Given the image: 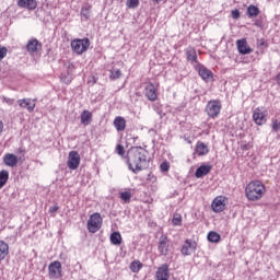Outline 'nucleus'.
Masks as SVG:
<instances>
[{
    "instance_id": "nucleus-13",
    "label": "nucleus",
    "mask_w": 280,
    "mask_h": 280,
    "mask_svg": "<svg viewBox=\"0 0 280 280\" xmlns=\"http://www.w3.org/2000/svg\"><path fill=\"white\" fill-rule=\"evenodd\" d=\"M156 280H170V265L163 264L158 268L155 273Z\"/></svg>"
},
{
    "instance_id": "nucleus-44",
    "label": "nucleus",
    "mask_w": 280,
    "mask_h": 280,
    "mask_svg": "<svg viewBox=\"0 0 280 280\" xmlns=\"http://www.w3.org/2000/svg\"><path fill=\"white\" fill-rule=\"evenodd\" d=\"M3 132V121L0 120V133Z\"/></svg>"
},
{
    "instance_id": "nucleus-22",
    "label": "nucleus",
    "mask_w": 280,
    "mask_h": 280,
    "mask_svg": "<svg viewBox=\"0 0 280 280\" xmlns=\"http://www.w3.org/2000/svg\"><path fill=\"white\" fill-rule=\"evenodd\" d=\"M196 153L198 156H207V154H209V147L205 142L198 141L196 144Z\"/></svg>"
},
{
    "instance_id": "nucleus-5",
    "label": "nucleus",
    "mask_w": 280,
    "mask_h": 280,
    "mask_svg": "<svg viewBox=\"0 0 280 280\" xmlns=\"http://www.w3.org/2000/svg\"><path fill=\"white\" fill-rule=\"evenodd\" d=\"M100 229H102V215L95 212L88 220V231L90 233H97Z\"/></svg>"
},
{
    "instance_id": "nucleus-6",
    "label": "nucleus",
    "mask_w": 280,
    "mask_h": 280,
    "mask_svg": "<svg viewBox=\"0 0 280 280\" xmlns=\"http://www.w3.org/2000/svg\"><path fill=\"white\" fill-rule=\"evenodd\" d=\"M195 69L198 72V75L201 78V80H203V82L213 81V72H211V70H209L202 63H197L195 66Z\"/></svg>"
},
{
    "instance_id": "nucleus-19",
    "label": "nucleus",
    "mask_w": 280,
    "mask_h": 280,
    "mask_svg": "<svg viewBox=\"0 0 280 280\" xmlns=\"http://www.w3.org/2000/svg\"><path fill=\"white\" fill-rule=\"evenodd\" d=\"M211 170L212 166L210 164H202L196 170L195 176L196 178H203V176H207V174H209Z\"/></svg>"
},
{
    "instance_id": "nucleus-1",
    "label": "nucleus",
    "mask_w": 280,
    "mask_h": 280,
    "mask_svg": "<svg viewBox=\"0 0 280 280\" xmlns=\"http://www.w3.org/2000/svg\"><path fill=\"white\" fill-rule=\"evenodd\" d=\"M126 164L132 174H139L143 170H148L150 165V152L142 147H133L128 150Z\"/></svg>"
},
{
    "instance_id": "nucleus-31",
    "label": "nucleus",
    "mask_w": 280,
    "mask_h": 280,
    "mask_svg": "<svg viewBox=\"0 0 280 280\" xmlns=\"http://www.w3.org/2000/svg\"><path fill=\"white\" fill-rule=\"evenodd\" d=\"M131 198H132V192L130 191L120 192V200H124V202L126 203L130 202Z\"/></svg>"
},
{
    "instance_id": "nucleus-16",
    "label": "nucleus",
    "mask_w": 280,
    "mask_h": 280,
    "mask_svg": "<svg viewBox=\"0 0 280 280\" xmlns=\"http://www.w3.org/2000/svg\"><path fill=\"white\" fill-rule=\"evenodd\" d=\"M26 48H27V51H30V54H36V51H39V49H43V44H40L38 39L32 38L26 44Z\"/></svg>"
},
{
    "instance_id": "nucleus-47",
    "label": "nucleus",
    "mask_w": 280,
    "mask_h": 280,
    "mask_svg": "<svg viewBox=\"0 0 280 280\" xmlns=\"http://www.w3.org/2000/svg\"><path fill=\"white\" fill-rule=\"evenodd\" d=\"M278 84H280V73L276 77Z\"/></svg>"
},
{
    "instance_id": "nucleus-36",
    "label": "nucleus",
    "mask_w": 280,
    "mask_h": 280,
    "mask_svg": "<svg viewBox=\"0 0 280 280\" xmlns=\"http://www.w3.org/2000/svg\"><path fill=\"white\" fill-rule=\"evenodd\" d=\"M182 222H183V217H180V214H176L173 217L172 223L174 224V226H180Z\"/></svg>"
},
{
    "instance_id": "nucleus-33",
    "label": "nucleus",
    "mask_w": 280,
    "mask_h": 280,
    "mask_svg": "<svg viewBox=\"0 0 280 280\" xmlns=\"http://www.w3.org/2000/svg\"><path fill=\"white\" fill-rule=\"evenodd\" d=\"M109 78L110 80H119V78H121V70L119 69L112 70Z\"/></svg>"
},
{
    "instance_id": "nucleus-2",
    "label": "nucleus",
    "mask_w": 280,
    "mask_h": 280,
    "mask_svg": "<svg viewBox=\"0 0 280 280\" xmlns=\"http://www.w3.org/2000/svg\"><path fill=\"white\" fill-rule=\"evenodd\" d=\"M266 195V186L261 180H252L245 187V196L249 202H257Z\"/></svg>"
},
{
    "instance_id": "nucleus-30",
    "label": "nucleus",
    "mask_w": 280,
    "mask_h": 280,
    "mask_svg": "<svg viewBox=\"0 0 280 280\" xmlns=\"http://www.w3.org/2000/svg\"><path fill=\"white\" fill-rule=\"evenodd\" d=\"M222 240V236L218 232H209L208 233V242H211L212 244H218Z\"/></svg>"
},
{
    "instance_id": "nucleus-48",
    "label": "nucleus",
    "mask_w": 280,
    "mask_h": 280,
    "mask_svg": "<svg viewBox=\"0 0 280 280\" xmlns=\"http://www.w3.org/2000/svg\"><path fill=\"white\" fill-rule=\"evenodd\" d=\"M255 25L259 26V22H256Z\"/></svg>"
},
{
    "instance_id": "nucleus-17",
    "label": "nucleus",
    "mask_w": 280,
    "mask_h": 280,
    "mask_svg": "<svg viewBox=\"0 0 280 280\" xmlns=\"http://www.w3.org/2000/svg\"><path fill=\"white\" fill-rule=\"evenodd\" d=\"M3 163L4 165H8V167H16V165H19V158L13 153H7L3 156Z\"/></svg>"
},
{
    "instance_id": "nucleus-24",
    "label": "nucleus",
    "mask_w": 280,
    "mask_h": 280,
    "mask_svg": "<svg viewBox=\"0 0 280 280\" xmlns=\"http://www.w3.org/2000/svg\"><path fill=\"white\" fill-rule=\"evenodd\" d=\"M91 121H93V114L88 109H84L81 113V124L83 126H90Z\"/></svg>"
},
{
    "instance_id": "nucleus-20",
    "label": "nucleus",
    "mask_w": 280,
    "mask_h": 280,
    "mask_svg": "<svg viewBox=\"0 0 280 280\" xmlns=\"http://www.w3.org/2000/svg\"><path fill=\"white\" fill-rule=\"evenodd\" d=\"M19 8H26V10H36L38 3L36 0H18Z\"/></svg>"
},
{
    "instance_id": "nucleus-46",
    "label": "nucleus",
    "mask_w": 280,
    "mask_h": 280,
    "mask_svg": "<svg viewBox=\"0 0 280 280\" xmlns=\"http://www.w3.org/2000/svg\"><path fill=\"white\" fill-rule=\"evenodd\" d=\"M18 152H19V154H23V152H25V150H23V148H20V149H18Z\"/></svg>"
},
{
    "instance_id": "nucleus-12",
    "label": "nucleus",
    "mask_w": 280,
    "mask_h": 280,
    "mask_svg": "<svg viewBox=\"0 0 280 280\" xmlns=\"http://www.w3.org/2000/svg\"><path fill=\"white\" fill-rule=\"evenodd\" d=\"M226 198L219 196L217 198H214V200L212 201V211H214V213H222V211H224V209H226Z\"/></svg>"
},
{
    "instance_id": "nucleus-4",
    "label": "nucleus",
    "mask_w": 280,
    "mask_h": 280,
    "mask_svg": "<svg viewBox=\"0 0 280 280\" xmlns=\"http://www.w3.org/2000/svg\"><path fill=\"white\" fill-rule=\"evenodd\" d=\"M220 110H222V103L218 100L209 101L206 106V113L211 119H215L218 115H220Z\"/></svg>"
},
{
    "instance_id": "nucleus-45",
    "label": "nucleus",
    "mask_w": 280,
    "mask_h": 280,
    "mask_svg": "<svg viewBox=\"0 0 280 280\" xmlns=\"http://www.w3.org/2000/svg\"><path fill=\"white\" fill-rule=\"evenodd\" d=\"M153 1V3H162V1H167V0H152Z\"/></svg>"
},
{
    "instance_id": "nucleus-34",
    "label": "nucleus",
    "mask_w": 280,
    "mask_h": 280,
    "mask_svg": "<svg viewBox=\"0 0 280 280\" xmlns=\"http://www.w3.org/2000/svg\"><path fill=\"white\" fill-rule=\"evenodd\" d=\"M126 5L130 10H135L136 8H139V0H127Z\"/></svg>"
},
{
    "instance_id": "nucleus-10",
    "label": "nucleus",
    "mask_w": 280,
    "mask_h": 280,
    "mask_svg": "<svg viewBox=\"0 0 280 280\" xmlns=\"http://www.w3.org/2000/svg\"><path fill=\"white\" fill-rule=\"evenodd\" d=\"M196 248H198V243L196 241L186 240L184 245L182 246L180 253L185 257L196 253Z\"/></svg>"
},
{
    "instance_id": "nucleus-23",
    "label": "nucleus",
    "mask_w": 280,
    "mask_h": 280,
    "mask_svg": "<svg viewBox=\"0 0 280 280\" xmlns=\"http://www.w3.org/2000/svg\"><path fill=\"white\" fill-rule=\"evenodd\" d=\"M114 127L118 132H124V130H126V118L121 116H117L114 119Z\"/></svg>"
},
{
    "instance_id": "nucleus-43",
    "label": "nucleus",
    "mask_w": 280,
    "mask_h": 280,
    "mask_svg": "<svg viewBox=\"0 0 280 280\" xmlns=\"http://www.w3.org/2000/svg\"><path fill=\"white\" fill-rule=\"evenodd\" d=\"M58 209H60V207H58L57 205H56V206H51V207L49 208V212H50V213H56V212L58 211Z\"/></svg>"
},
{
    "instance_id": "nucleus-9",
    "label": "nucleus",
    "mask_w": 280,
    "mask_h": 280,
    "mask_svg": "<svg viewBox=\"0 0 280 280\" xmlns=\"http://www.w3.org/2000/svg\"><path fill=\"white\" fill-rule=\"evenodd\" d=\"M266 115H268V110L264 107H257L253 113V119L257 126H264L266 124Z\"/></svg>"
},
{
    "instance_id": "nucleus-11",
    "label": "nucleus",
    "mask_w": 280,
    "mask_h": 280,
    "mask_svg": "<svg viewBox=\"0 0 280 280\" xmlns=\"http://www.w3.org/2000/svg\"><path fill=\"white\" fill-rule=\"evenodd\" d=\"M67 165L69 170H78L80 167V153L78 151L69 152Z\"/></svg>"
},
{
    "instance_id": "nucleus-18",
    "label": "nucleus",
    "mask_w": 280,
    "mask_h": 280,
    "mask_svg": "<svg viewBox=\"0 0 280 280\" xmlns=\"http://www.w3.org/2000/svg\"><path fill=\"white\" fill-rule=\"evenodd\" d=\"M145 96L150 102H156L159 94H156V88L154 86V84L151 83L145 86Z\"/></svg>"
},
{
    "instance_id": "nucleus-7",
    "label": "nucleus",
    "mask_w": 280,
    "mask_h": 280,
    "mask_svg": "<svg viewBox=\"0 0 280 280\" xmlns=\"http://www.w3.org/2000/svg\"><path fill=\"white\" fill-rule=\"evenodd\" d=\"M158 250L162 257L170 255V238L166 235H161L158 242Z\"/></svg>"
},
{
    "instance_id": "nucleus-38",
    "label": "nucleus",
    "mask_w": 280,
    "mask_h": 280,
    "mask_svg": "<svg viewBox=\"0 0 280 280\" xmlns=\"http://www.w3.org/2000/svg\"><path fill=\"white\" fill-rule=\"evenodd\" d=\"M116 152L119 156H124V154H126V149H124V145L117 144Z\"/></svg>"
},
{
    "instance_id": "nucleus-29",
    "label": "nucleus",
    "mask_w": 280,
    "mask_h": 280,
    "mask_svg": "<svg viewBox=\"0 0 280 280\" xmlns=\"http://www.w3.org/2000/svg\"><path fill=\"white\" fill-rule=\"evenodd\" d=\"M141 268H143V264L140 260H133L129 265V269L131 270V272H135V273L139 272Z\"/></svg>"
},
{
    "instance_id": "nucleus-40",
    "label": "nucleus",
    "mask_w": 280,
    "mask_h": 280,
    "mask_svg": "<svg viewBox=\"0 0 280 280\" xmlns=\"http://www.w3.org/2000/svg\"><path fill=\"white\" fill-rule=\"evenodd\" d=\"M5 56H8V48L0 46V62L5 58Z\"/></svg>"
},
{
    "instance_id": "nucleus-27",
    "label": "nucleus",
    "mask_w": 280,
    "mask_h": 280,
    "mask_svg": "<svg viewBox=\"0 0 280 280\" xmlns=\"http://www.w3.org/2000/svg\"><path fill=\"white\" fill-rule=\"evenodd\" d=\"M259 9L256 5L250 4L247 8V16L248 19H255L256 16H259Z\"/></svg>"
},
{
    "instance_id": "nucleus-41",
    "label": "nucleus",
    "mask_w": 280,
    "mask_h": 280,
    "mask_svg": "<svg viewBox=\"0 0 280 280\" xmlns=\"http://www.w3.org/2000/svg\"><path fill=\"white\" fill-rule=\"evenodd\" d=\"M240 16H241L240 10L236 9L232 11V19L237 20L240 19Z\"/></svg>"
},
{
    "instance_id": "nucleus-15",
    "label": "nucleus",
    "mask_w": 280,
    "mask_h": 280,
    "mask_svg": "<svg viewBox=\"0 0 280 280\" xmlns=\"http://www.w3.org/2000/svg\"><path fill=\"white\" fill-rule=\"evenodd\" d=\"M20 108H26L28 113H34V109L36 108V103L32 101V98H22L18 101Z\"/></svg>"
},
{
    "instance_id": "nucleus-3",
    "label": "nucleus",
    "mask_w": 280,
    "mask_h": 280,
    "mask_svg": "<svg viewBox=\"0 0 280 280\" xmlns=\"http://www.w3.org/2000/svg\"><path fill=\"white\" fill-rule=\"evenodd\" d=\"M90 45L91 40H89V38L73 39L70 44L72 51H74V54H78V56L84 54V51L89 49Z\"/></svg>"
},
{
    "instance_id": "nucleus-28",
    "label": "nucleus",
    "mask_w": 280,
    "mask_h": 280,
    "mask_svg": "<svg viewBox=\"0 0 280 280\" xmlns=\"http://www.w3.org/2000/svg\"><path fill=\"white\" fill-rule=\"evenodd\" d=\"M109 240L114 246H119V244H121V233L113 232L109 236Z\"/></svg>"
},
{
    "instance_id": "nucleus-50",
    "label": "nucleus",
    "mask_w": 280,
    "mask_h": 280,
    "mask_svg": "<svg viewBox=\"0 0 280 280\" xmlns=\"http://www.w3.org/2000/svg\"><path fill=\"white\" fill-rule=\"evenodd\" d=\"M69 82H71V81H67L66 84H69Z\"/></svg>"
},
{
    "instance_id": "nucleus-49",
    "label": "nucleus",
    "mask_w": 280,
    "mask_h": 280,
    "mask_svg": "<svg viewBox=\"0 0 280 280\" xmlns=\"http://www.w3.org/2000/svg\"><path fill=\"white\" fill-rule=\"evenodd\" d=\"M260 45H266V43L262 42V43H260Z\"/></svg>"
},
{
    "instance_id": "nucleus-42",
    "label": "nucleus",
    "mask_w": 280,
    "mask_h": 280,
    "mask_svg": "<svg viewBox=\"0 0 280 280\" xmlns=\"http://www.w3.org/2000/svg\"><path fill=\"white\" fill-rule=\"evenodd\" d=\"M3 102L5 104H8L9 106H12V104H14V98H9V97L3 96Z\"/></svg>"
},
{
    "instance_id": "nucleus-26",
    "label": "nucleus",
    "mask_w": 280,
    "mask_h": 280,
    "mask_svg": "<svg viewBox=\"0 0 280 280\" xmlns=\"http://www.w3.org/2000/svg\"><path fill=\"white\" fill-rule=\"evenodd\" d=\"M10 179V172L7 170L0 171V189H3L5 187V184Z\"/></svg>"
},
{
    "instance_id": "nucleus-35",
    "label": "nucleus",
    "mask_w": 280,
    "mask_h": 280,
    "mask_svg": "<svg viewBox=\"0 0 280 280\" xmlns=\"http://www.w3.org/2000/svg\"><path fill=\"white\" fill-rule=\"evenodd\" d=\"M153 110H155V113H158L160 117H163V115H165L163 113V107L161 106V103L153 104Z\"/></svg>"
},
{
    "instance_id": "nucleus-32",
    "label": "nucleus",
    "mask_w": 280,
    "mask_h": 280,
    "mask_svg": "<svg viewBox=\"0 0 280 280\" xmlns=\"http://www.w3.org/2000/svg\"><path fill=\"white\" fill-rule=\"evenodd\" d=\"M81 16L89 20L91 19V7H84L81 9Z\"/></svg>"
},
{
    "instance_id": "nucleus-21",
    "label": "nucleus",
    "mask_w": 280,
    "mask_h": 280,
    "mask_svg": "<svg viewBox=\"0 0 280 280\" xmlns=\"http://www.w3.org/2000/svg\"><path fill=\"white\" fill-rule=\"evenodd\" d=\"M10 255V245L5 241H0V264Z\"/></svg>"
},
{
    "instance_id": "nucleus-14",
    "label": "nucleus",
    "mask_w": 280,
    "mask_h": 280,
    "mask_svg": "<svg viewBox=\"0 0 280 280\" xmlns=\"http://www.w3.org/2000/svg\"><path fill=\"white\" fill-rule=\"evenodd\" d=\"M236 46L238 49V54H242V56L253 54V48L249 47L248 42H246V38L238 39L236 42Z\"/></svg>"
},
{
    "instance_id": "nucleus-8",
    "label": "nucleus",
    "mask_w": 280,
    "mask_h": 280,
    "mask_svg": "<svg viewBox=\"0 0 280 280\" xmlns=\"http://www.w3.org/2000/svg\"><path fill=\"white\" fill-rule=\"evenodd\" d=\"M48 272L50 279H60L62 277V265L60 261L55 260L48 266Z\"/></svg>"
},
{
    "instance_id": "nucleus-37",
    "label": "nucleus",
    "mask_w": 280,
    "mask_h": 280,
    "mask_svg": "<svg viewBox=\"0 0 280 280\" xmlns=\"http://www.w3.org/2000/svg\"><path fill=\"white\" fill-rule=\"evenodd\" d=\"M271 128H272L273 132H279V130H280V121L277 120V119H272Z\"/></svg>"
},
{
    "instance_id": "nucleus-25",
    "label": "nucleus",
    "mask_w": 280,
    "mask_h": 280,
    "mask_svg": "<svg viewBox=\"0 0 280 280\" xmlns=\"http://www.w3.org/2000/svg\"><path fill=\"white\" fill-rule=\"evenodd\" d=\"M186 58L188 62H191V65H194V62H198V55L196 54V49L188 47L186 50Z\"/></svg>"
},
{
    "instance_id": "nucleus-39",
    "label": "nucleus",
    "mask_w": 280,
    "mask_h": 280,
    "mask_svg": "<svg viewBox=\"0 0 280 280\" xmlns=\"http://www.w3.org/2000/svg\"><path fill=\"white\" fill-rule=\"evenodd\" d=\"M160 170H161V172H170V162L164 161V162L160 165Z\"/></svg>"
}]
</instances>
